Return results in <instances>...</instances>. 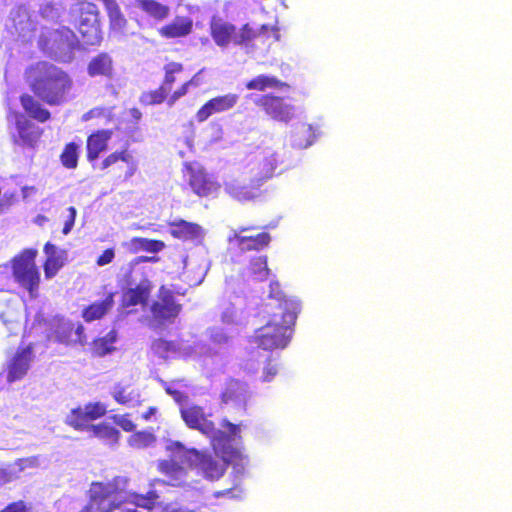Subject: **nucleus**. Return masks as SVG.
Masks as SVG:
<instances>
[{
    "label": "nucleus",
    "mask_w": 512,
    "mask_h": 512,
    "mask_svg": "<svg viewBox=\"0 0 512 512\" xmlns=\"http://www.w3.org/2000/svg\"><path fill=\"white\" fill-rule=\"evenodd\" d=\"M181 417L189 428L196 429L211 439L216 456L201 453L192 448L187 449L180 442H170L166 446L169 459L158 464L160 472L169 478L170 485H181L189 469H197L210 480L219 479L229 462L242 459L240 447L241 426L223 420L216 429L208 419L203 408L194 404H181Z\"/></svg>",
    "instance_id": "f257e3e1"
},
{
    "label": "nucleus",
    "mask_w": 512,
    "mask_h": 512,
    "mask_svg": "<svg viewBox=\"0 0 512 512\" xmlns=\"http://www.w3.org/2000/svg\"><path fill=\"white\" fill-rule=\"evenodd\" d=\"M128 479L115 477L107 482H93L89 489L90 501L81 512H112L124 504L152 509L158 495L149 491L146 495L128 491Z\"/></svg>",
    "instance_id": "f03ea898"
},
{
    "label": "nucleus",
    "mask_w": 512,
    "mask_h": 512,
    "mask_svg": "<svg viewBox=\"0 0 512 512\" xmlns=\"http://www.w3.org/2000/svg\"><path fill=\"white\" fill-rule=\"evenodd\" d=\"M32 91L49 105L67 101L72 88L71 77L61 68L49 62H38L26 71Z\"/></svg>",
    "instance_id": "7ed1b4c3"
},
{
    "label": "nucleus",
    "mask_w": 512,
    "mask_h": 512,
    "mask_svg": "<svg viewBox=\"0 0 512 512\" xmlns=\"http://www.w3.org/2000/svg\"><path fill=\"white\" fill-rule=\"evenodd\" d=\"M261 326L258 331V346L263 350L285 349L294 332L298 314L259 312Z\"/></svg>",
    "instance_id": "20e7f679"
},
{
    "label": "nucleus",
    "mask_w": 512,
    "mask_h": 512,
    "mask_svg": "<svg viewBox=\"0 0 512 512\" xmlns=\"http://www.w3.org/2000/svg\"><path fill=\"white\" fill-rule=\"evenodd\" d=\"M71 19L78 26L83 41L87 45L100 43L97 7L91 2H77L70 8Z\"/></svg>",
    "instance_id": "39448f33"
},
{
    "label": "nucleus",
    "mask_w": 512,
    "mask_h": 512,
    "mask_svg": "<svg viewBox=\"0 0 512 512\" xmlns=\"http://www.w3.org/2000/svg\"><path fill=\"white\" fill-rule=\"evenodd\" d=\"M37 250L25 249L13 258V276L15 281L26 289L31 297H36L40 282V273L35 264Z\"/></svg>",
    "instance_id": "423d86ee"
},
{
    "label": "nucleus",
    "mask_w": 512,
    "mask_h": 512,
    "mask_svg": "<svg viewBox=\"0 0 512 512\" xmlns=\"http://www.w3.org/2000/svg\"><path fill=\"white\" fill-rule=\"evenodd\" d=\"M44 50L56 60L70 62L78 45L76 35L66 27L47 32L42 40Z\"/></svg>",
    "instance_id": "0eeeda50"
},
{
    "label": "nucleus",
    "mask_w": 512,
    "mask_h": 512,
    "mask_svg": "<svg viewBox=\"0 0 512 512\" xmlns=\"http://www.w3.org/2000/svg\"><path fill=\"white\" fill-rule=\"evenodd\" d=\"M262 312L298 314L300 304L297 299L284 293L279 281L271 279L267 290L262 289Z\"/></svg>",
    "instance_id": "6e6552de"
},
{
    "label": "nucleus",
    "mask_w": 512,
    "mask_h": 512,
    "mask_svg": "<svg viewBox=\"0 0 512 512\" xmlns=\"http://www.w3.org/2000/svg\"><path fill=\"white\" fill-rule=\"evenodd\" d=\"M211 32L218 46H226L233 40L235 44L248 49L252 47V42L255 37L254 29L249 24H245L240 31L236 33L233 25L216 19H213L211 23Z\"/></svg>",
    "instance_id": "1a4fd4ad"
},
{
    "label": "nucleus",
    "mask_w": 512,
    "mask_h": 512,
    "mask_svg": "<svg viewBox=\"0 0 512 512\" xmlns=\"http://www.w3.org/2000/svg\"><path fill=\"white\" fill-rule=\"evenodd\" d=\"M185 176L188 177L189 186L198 196H210L219 189V184L198 163H186Z\"/></svg>",
    "instance_id": "9d476101"
},
{
    "label": "nucleus",
    "mask_w": 512,
    "mask_h": 512,
    "mask_svg": "<svg viewBox=\"0 0 512 512\" xmlns=\"http://www.w3.org/2000/svg\"><path fill=\"white\" fill-rule=\"evenodd\" d=\"M181 306L174 301L172 292L165 287L159 290L158 300L151 306L154 320L158 324L171 323L177 317Z\"/></svg>",
    "instance_id": "9b49d317"
},
{
    "label": "nucleus",
    "mask_w": 512,
    "mask_h": 512,
    "mask_svg": "<svg viewBox=\"0 0 512 512\" xmlns=\"http://www.w3.org/2000/svg\"><path fill=\"white\" fill-rule=\"evenodd\" d=\"M34 354L31 346L19 348L7 361V380L15 382L22 379L30 369Z\"/></svg>",
    "instance_id": "f8f14e48"
},
{
    "label": "nucleus",
    "mask_w": 512,
    "mask_h": 512,
    "mask_svg": "<svg viewBox=\"0 0 512 512\" xmlns=\"http://www.w3.org/2000/svg\"><path fill=\"white\" fill-rule=\"evenodd\" d=\"M106 406L102 403H91L84 409L78 408L71 411L66 418V423L75 429H86L90 425L88 422L103 416L106 413Z\"/></svg>",
    "instance_id": "ddd939ff"
},
{
    "label": "nucleus",
    "mask_w": 512,
    "mask_h": 512,
    "mask_svg": "<svg viewBox=\"0 0 512 512\" xmlns=\"http://www.w3.org/2000/svg\"><path fill=\"white\" fill-rule=\"evenodd\" d=\"M6 27L11 34L26 37L27 33L34 29V23L31 20L28 9L25 6H18L12 9Z\"/></svg>",
    "instance_id": "4468645a"
},
{
    "label": "nucleus",
    "mask_w": 512,
    "mask_h": 512,
    "mask_svg": "<svg viewBox=\"0 0 512 512\" xmlns=\"http://www.w3.org/2000/svg\"><path fill=\"white\" fill-rule=\"evenodd\" d=\"M238 101V95L226 94L209 100L196 114L199 122H204L211 115L221 113L233 108Z\"/></svg>",
    "instance_id": "2eb2a0df"
},
{
    "label": "nucleus",
    "mask_w": 512,
    "mask_h": 512,
    "mask_svg": "<svg viewBox=\"0 0 512 512\" xmlns=\"http://www.w3.org/2000/svg\"><path fill=\"white\" fill-rule=\"evenodd\" d=\"M169 231L173 237L195 244H201L205 237V230L200 225L185 220L171 223Z\"/></svg>",
    "instance_id": "dca6fc26"
},
{
    "label": "nucleus",
    "mask_w": 512,
    "mask_h": 512,
    "mask_svg": "<svg viewBox=\"0 0 512 512\" xmlns=\"http://www.w3.org/2000/svg\"><path fill=\"white\" fill-rule=\"evenodd\" d=\"M261 104L263 110L273 119L288 121L294 115L293 106L285 103L279 96L264 95L262 96Z\"/></svg>",
    "instance_id": "f3484780"
},
{
    "label": "nucleus",
    "mask_w": 512,
    "mask_h": 512,
    "mask_svg": "<svg viewBox=\"0 0 512 512\" xmlns=\"http://www.w3.org/2000/svg\"><path fill=\"white\" fill-rule=\"evenodd\" d=\"M152 285L149 280L142 279L134 287H128L122 296V305L125 308L135 305H143L148 300Z\"/></svg>",
    "instance_id": "a211bd4d"
},
{
    "label": "nucleus",
    "mask_w": 512,
    "mask_h": 512,
    "mask_svg": "<svg viewBox=\"0 0 512 512\" xmlns=\"http://www.w3.org/2000/svg\"><path fill=\"white\" fill-rule=\"evenodd\" d=\"M46 262L44 264V273L47 279L53 278L63 267L65 262V252L59 250L55 245L46 243L44 246Z\"/></svg>",
    "instance_id": "6ab92c4d"
},
{
    "label": "nucleus",
    "mask_w": 512,
    "mask_h": 512,
    "mask_svg": "<svg viewBox=\"0 0 512 512\" xmlns=\"http://www.w3.org/2000/svg\"><path fill=\"white\" fill-rule=\"evenodd\" d=\"M317 137L315 128L310 123H299L291 133L292 146L305 149L314 143Z\"/></svg>",
    "instance_id": "aec40b11"
},
{
    "label": "nucleus",
    "mask_w": 512,
    "mask_h": 512,
    "mask_svg": "<svg viewBox=\"0 0 512 512\" xmlns=\"http://www.w3.org/2000/svg\"><path fill=\"white\" fill-rule=\"evenodd\" d=\"M118 161L126 163L127 169L125 172V177L127 179L131 178L137 172L138 161L133 156V154L127 149L122 151H116L108 155L102 162V169H106Z\"/></svg>",
    "instance_id": "412c9836"
},
{
    "label": "nucleus",
    "mask_w": 512,
    "mask_h": 512,
    "mask_svg": "<svg viewBox=\"0 0 512 512\" xmlns=\"http://www.w3.org/2000/svg\"><path fill=\"white\" fill-rule=\"evenodd\" d=\"M111 393L115 401L129 407H134L141 401L139 390L129 384L118 383Z\"/></svg>",
    "instance_id": "4be33fe9"
},
{
    "label": "nucleus",
    "mask_w": 512,
    "mask_h": 512,
    "mask_svg": "<svg viewBox=\"0 0 512 512\" xmlns=\"http://www.w3.org/2000/svg\"><path fill=\"white\" fill-rule=\"evenodd\" d=\"M112 137V131L101 130L92 134L87 140V156L90 161L98 158L99 154L107 147L108 141Z\"/></svg>",
    "instance_id": "5701e85b"
},
{
    "label": "nucleus",
    "mask_w": 512,
    "mask_h": 512,
    "mask_svg": "<svg viewBox=\"0 0 512 512\" xmlns=\"http://www.w3.org/2000/svg\"><path fill=\"white\" fill-rule=\"evenodd\" d=\"M17 130L20 139L24 144L33 146L41 136V129L25 117H17L16 120Z\"/></svg>",
    "instance_id": "b1692460"
},
{
    "label": "nucleus",
    "mask_w": 512,
    "mask_h": 512,
    "mask_svg": "<svg viewBox=\"0 0 512 512\" xmlns=\"http://www.w3.org/2000/svg\"><path fill=\"white\" fill-rule=\"evenodd\" d=\"M114 305L113 294H108L104 300L95 302L85 308L82 312V317L86 322L101 319L104 315L112 309Z\"/></svg>",
    "instance_id": "393cba45"
},
{
    "label": "nucleus",
    "mask_w": 512,
    "mask_h": 512,
    "mask_svg": "<svg viewBox=\"0 0 512 512\" xmlns=\"http://www.w3.org/2000/svg\"><path fill=\"white\" fill-rule=\"evenodd\" d=\"M123 246L130 252L147 251L157 253L161 251L165 244L162 241L150 240L147 238L135 237L123 243Z\"/></svg>",
    "instance_id": "a878e982"
},
{
    "label": "nucleus",
    "mask_w": 512,
    "mask_h": 512,
    "mask_svg": "<svg viewBox=\"0 0 512 512\" xmlns=\"http://www.w3.org/2000/svg\"><path fill=\"white\" fill-rule=\"evenodd\" d=\"M112 72L113 61L112 58L106 53H101L94 57L88 66V73L91 76L111 77Z\"/></svg>",
    "instance_id": "bb28decb"
},
{
    "label": "nucleus",
    "mask_w": 512,
    "mask_h": 512,
    "mask_svg": "<svg viewBox=\"0 0 512 512\" xmlns=\"http://www.w3.org/2000/svg\"><path fill=\"white\" fill-rule=\"evenodd\" d=\"M135 5L155 20L162 21L170 13V8L154 0H135Z\"/></svg>",
    "instance_id": "cd10ccee"
},
{
    "label": "nucleus",
    "mask_w": 512,
    "mask_h": 512,
    "mask_svg": "<svg viewBox=\"0 0 512 512\" xmlns=\"http://www.w3.org/2000/svg\"><path fill=\"white\" fill-rule=\"evenodd\" d=\"M192 21L188 18H176L172 23L161 28L160 33L167 38L182 37L190 33Z\"/></svg>",
    "instance_id": "c85d7f7f"
},
{
    "label": "nucleus",
    "mask_w": 512,
    "mask_h": 512,
    "mask_svg": "<svg viewBox=\"0 0 512 512\" xmlns=\"http://www.w3.org/2000/svg\"><path fill=\"white\" fill-rule=\"evenodd\" d=\"M225 189L230 196L241 202L254 198V187L238 179L227 183Z\"/></svg>",
    "instance_id": "c756f323"
},
{
    "label": "nucleus",
    "mask_w": 512,
    "mask_h": 512,
    "mask_svg": "<svg viewBox=\"0 0 512 512\" xmlns=\"http://www.w3.org/2000/svg\"><path fill=\"white\" fill-rule=\"evenodd\" d=\"M117 332L111 330L105 336L95 339L92 344V351L97 356H105L115 351V343L117 342Z\"/></svg>",
    "instance_id": "7c9ffc66"
},
{
    "label": "nucleus",
    "mask_w": 512,
    "mask_h": 512,
    "mask_svg": "<svg viewBox=\"0 0 512 512\" xmlns=\"http://www.w3.org/2000/svg\"><path fill=\"white\" fill-rule=\"evenodd\" d=\"M21 104L31 117L40 122H45L50 117V112L44 109L42 105L30 95H23L21 97Z\"/></svg>",
    "instance_id": "2f4dec72"
},
{
    "label": "nucleus",
    "mask_w": 512,
    "mask_h": 512,
    "mask_svg": "<svg viewBox=\"0 0 512 512\" xmlns=\"http://www.w3.org/2000/svg\"><path fill=\"white\" fill-rule=\"evenodd\" d=\"M232 247H238L241 251H250L256 248V236L252 229H242L230 238Z\"/></svg>",
    "instance_id": "473e14b6"
},
{
    "label": "nucleus",
    "mask_w": 512,
    "mask_h": 512,
    "mask_svg": "<svg viewBox=\"0 0 512 512\" xmlns=\"http://www.w3.org/2000/svg\"><path fill=\"white\" fill-rule=\"evenodd\" d=\"M92 435L100 439L106 440L110 444H115L119 438V431L108 423L91 425L87 428Z\"/></svg>",
    "instance_id": "72a5a7b5"
},
{
    "label": "nucleus",
    "mask_w": 512,
    "mask_h": 512,
    "mask_svg": "<svg viewBox=\"0 0 512 512\" xmlns=\"http://www.w3.org/2000/svg\"><path fill=\"white\" fill-rule=\"evenodd\" d=\"M107 12L110 21V27L114 32L125 34L126 33V25L127 20L120 11V8L117 4H109Z\"/></svg>",
    "instance_id": "f704fd0d"
},
{
    "label": "nucleus",
    "mask_w": 512,
    "mask_h": 512,
    "mask_svg": "<svg viewBox=\"0 0 512 512\" xmlns=\"http://www.w3.org/2000/svg\"><path fill=\"white\" fill-rule=\"evenodd\" d=\"M280 39L279 29L276 24H260L258 29V43L266 47L277 43Z\"/></svg>",
    "instance_id": "c9c22d12"
},
{
    "label": "nucleus",
    "mask_w": 512,
    "mask_h": 512,
    "mask_svg": "<svg viewBox=\"0 0 512 512\" xmlns=\"http://www.w3.org/2000/svg\"><path fill=\"white\" fill-rule=\"evenodd\" d=\"M74 325L63 318L57 319L56 329L54 331L55 341L63 344H72Z\"/></svg>",
    "instance_id": "e433bc0d"
},
{
    "label": "nucleus",
    "mask_w": 512,
    "mask_h": 512,
    "mask_svg": "<svg viewBox=\"0 0 512 512\" xmlns=\"http://www.w3.org/2000/svg\"><path fill=\"white\" fill-rule=\"evenodd\" d=\"M156 441V437L151 432L141 431L132 434L128 443L131 447L136 449H144L152 446Z\"/></svg>",
    "instance_id": "4c0bfd02"
},
{
    "label": "nucleus",
    "mask_w": 512,
    "mask_h": 512,
    "mask_svg": "<svg viewBox=\"0 0 512 512\" xmlns=\"http://www.w3.org/2000/svg\"><path fill=\"white\" fill-rule=\"evenodd\" d=\"M152 351L161 358H168L175 353V345L164 339H157L152 343Z\"/></svg>",
    "instance_id": "58836bf2"
},
{
    "label": "nucleus",
    "mask_w": 512,
    "mask_h": 512,
    "mask_svg": "<svg viewBox=\"0 0 512 512\" xmlns=\"http://www.w3.org/2000/svg\"><path fill=\"white\" fill-rule=\"evenodd\" d=\"M182 65L176 62H171L165 66V79L163 84L164 91H171L172 84L175 81V74L182 71Z\"/></svg>",
    "instance_id": "ea45409f"
},
{
    "label": "nucleus",
    "mask_w": 512,
    "mask_h": 512,
    "mask_svg": "<svg viewBox=\"0 0 512 512\" xmlns=\"http://www.w3.org/2000/svg\"><path fill=\"white\" fill-rule=\"evenodd\" d=\"M77 149H78V146L73 143H70L65 147V149L61 155V161L65 167L75 168L77 166V160H78Z\"/></svg>",
    "instance_id": "a19ab883"
},
{
    "label": "nucleus",
    "mask_w": 512,
    "mask_h": 512,
    "mask_svg": "<svg viewBox=\"0 0 512 512\" xmlns=\"http://www.w3.org/2000/svg\"><path fill=\"white\" fill-rule=\"evenodd\" d=\"M277 159L274 156L266 157L259 164V173L261 179H268L273 176L277 169Z\"/></svg>",
    "instance_id": "79ce46f5"
},
{
    "label": "nucleus",
    "mask_w": 512,
    "mask_h": 512,
    "mask_svg": "<svg viewBox=\"0 0 512 512\" xmlns=\"http://www.w3.org/2000/svg\"><path fill=\"white\" fill-rule=\"evenodd\" d=\"M278 374V366L276 364V358L273 356L265 357V365L263 367V381H270Z\"/></svg>",
    "instance_id": "37998d69"
},
{
    "label": "nucleus",
    "mask_w": 512,
    "mask_h": 512,
    "mask_svg": "<svg viewBox=\"0 0 512 512\" xmlns=\"http://www.w3.org/2000/svg\"><path fill=\"white\" fill-rule=\"evenodd\" d=\"M267 87H275L276 89H282V87H288L287 83L277 80L276 77L259 75L258 76V89L264 90Z\"/></svg>",
    "instance_id": "c03bdc74"
},
{
    "label": "nucleus",
    "mask_w": 512,
    "mask_h": 512,
    "mask_svg": "<svg viewBox=\"0 0 512 512\" xmlns=\"http://www.w3.org/2000/svg\"><path fill=\"white\" fill-rule=\"evenodd\" d=\"M267 256L258 257V281H268L271 277V270L268 267Z\"/></svg>",
    "instance_id": "a18cd8bd"
},
{
    "label": "nucleus",
    "mask_w": 512,
    "mask_h": 512,
    "mask_svg": "<svg viewBox=\"0 0 512 512\" xmlns=\"http://www.w3.org/2000/svg\"><path fill=\"white\" fill-rule=\"evenodd\" d=\"M19 477L16 466L10 465L7 468H0V485L9 483Z\"/></svg>",
    "instance_id": "49530a36"
},
{
    "label": "nucleus",
    "mask_w": 512,
    "mask_h": 512,
    "mask_svg": "<svg viewBox=\"0 0 512 512\" xmlns=\"http://www.w3.org/2000/svg\"><path fill=\"white\" fill-rule=\"evenodd\" d=\"M14 466H16V471L18 475H20L21 472H23L27 468H35L38 466V458L37 457H29L25 459H19L17 462L14 463Z\"/></svg>",
    "instance_id": "de8ad7c7"
},
{
    "label": "nucleus",
    "mask_w": 512,
    "mask_h": 512,
    "mask_svg": "<svg viewBox=\"0 0 512 512\" xmlns=\"http://www.w3.org/2000/svg\"><path fill=\"white\" fill-rule=\"evenodd\" d=\"M41 14L44 18L55 20L59 17V10L54 4L47 3L42 6Z\"/></svg>",
    "instance_id": "09e8293b"
},
{
    "label": "nucleus",
    "mask_w": 512,
    "mask_h": 512,
    "mask_svg": "<svg viewBox=\"0 0 512 512\" xmlns=\"http://www.w3.org/2000/svg\"><path fill=\"white\" fill-rule=\"evenodd\" d=\"M193 82H194V80L192 79V80L184 83L179 89H177L170 97V99L168 101L169 105L172 106L179 98L184 96L187 93L189 86L192 85Z\"/></svg>",
    "instance_id": "8fccbe9b"
},
{
    "label": "nucleus",
    "mask_w": 512,
    "mask_h": 512,
    "mask_svg": "<svg viewBox=\"0 0 512 512\" xmlns=\"http://www.w3.org/2000/svg\"><path fill=\"white\" fill-rule=\"evenodd\" d=\"M29 507L23 501L10 503L0 512H27Z\"/></svg>",
    "instance_id": "3c124183"
},
{
    "label": "nucleus",
    "mask_w": 512,
    "mask_h": 512,
    "mask_svg": "<svg viewBox=\"0 0 512 512\" xmlns=\"http://www.w3.org/2000/svg\"><path fill=\"white\" fill-rule=\"evenodd\" d=\"M185 355L189 357L198 356V355H204L207 350L205 345L202 344H195L194 346H188L184 348Z\"/></svg>",
    "instance_id": "603ef678"
},
{
    "label": "nucleus",
    "mask_w": 512,
    "mask_h": 512,
    "mask_svg": "<svg viewBox=\"0 0 512 512\" xmlns=\"http://www.w3.org/2000/svg\"><path fill=\"white\" fill-rule=\"evenodd\" d=\"M210 337L213 342L217 344L225 343L228 339V336L221 328H214L210 331Z\"/></svg>",
    "instance_id": "864d4df0"
},
{
    "label": "nucleus",
    "mask_w": 512,
    "mask_h": 512,
    "mask_svg": "<svg viewBox=\"0 0 512 512\" xmlns=\"http://www.w3.org/2000/svg\"><path fill=\"white\" fill-rule=\"evenodd\" d=\"M169 91H164L163 87L161 86L158 90L154 91L150 94V100L148 101L149 104H159L163 102V100L168 95Z\"/></svg>",
    "instance_id": "5fc2aeb1"
},
{
    "label": "nucleus",
    "mask_w": 512,
    "mask_h": 512,
    "mask_svg": "<svg viewBox=\"0 0 512 512\" xmlns=\"http://www.w3.org/2000/svg\"><path fill=\"white\" fill-rule=\"evenodd\" d=\"M115 422L125 431H132L135 428L134 423L125 416H115Z\"/></svg>",
    "instance_id": "6e6d98bb"
},
{
    "label": "nucleus",
    "mask_w": 512,
    "mask_h": 512,
    "mask_svg": "<svg viewBox=\"0 0 512 512\" xmlns=\"http://www.w3.org/2000/svg\"><path fill=\"white\" fill-rule=\"evenodd\" d=\"M86 341L85 339V335H84V327L83 325L79 324L77 325V327L75 328V330L73 329V342L72 343H80V344H84Z\"/></svg>",
    "instance_id": "4d7b16f0"
},
{
    "label": "nucleus",
    "mask_w": 512,
    "mask_h": 512,
    "mask_svg": "<svg viewBox=\"0 0 512 512\" xmlns=\"http://www.w3.org/2000/svg\"><path fill=\"white\" fill-rule=\"evenodd\" d=\"M114 256H115L114 251L112 249H107L98 258L97 264L99 266H104L106 264H109L113 260Z\"/></svg>",
    "instance_id": "13d9d810"
},
{
    "label": "nucleus",
    "mask_w": 512,
    "mask_h": 512,
    "mask_svg": "<svg viewBox=\"0 0 512 512\" xmlns=\"http://www.w3.org/2000/svg\"><path fill=\"white\" fill-rule=\"evenodd\" d=\"M68 211L70 212V216H69V219L64 224V228H63L64 234H68L71 231V229L74 225V222H75V217H76V209L74 207H69Z\"/></svg>",
    "instance_id": "bf43d9fd"
},
{
    "label": "nucleus",
    "mask_w": 512,
    "mask_h": 512,
    "mask_svg": "<svg viewBox=\"0 0 512 512\" xmlns=\"http://www.w3.org/2000/svg\"><path fill=\"white\" fill-rule=\"evenodd\" d=\"M271 242L270 234L262 232L258 234V246L264 247Z\"/></svg>",
    "instance_id": "052dcab7"
},
{
    "label": "nucleus",
    "mask_w": 512,
    "mask_h": 512,
    "mask_svg": "<svg viewBox=\"0 0 512 512\" xmlns=\"http://www.w3.org/2000/svg\"><path fill=\"white\" fill-rule=\"evenodd\" d=\"M157 412V408L150 407L146 412L142 413V418L149 421L152 419L153 416H155Z\"/></svg>",
    "instance_id": "680f3d73"
},
{
    "label": "nucleus",
    "mask_w": 512,
    "mask_h": 512,
    "mask_svg": "<svg viewBox=\"0 0 512 512\" xmlns=\"http://www.w3.org/2000/svg\"><path fill=\"white\" fill-rule=\"evenodd\" d=\"M167 393L172 395L177 402H181L183 395L182 393L172 390L170 387L166 389Z\"/></svg>",
    "instance_id": "e2e57ef3"
},
{
    "label": "nucleus",
    "mask_w": 512,
    "mask_h": 512,
    "mask_svg": "<svg viewBox=\"0 0 512 512\" xmlns=\"http://www.w3.org/2000/svg\"><path fill=\"white\" fill-rule=\"evenodd\" d=\"M129 113L135 120H139L142 116L141 112L136 108L130 109Z\"/></svg>",
    "instance_id": "0e129e2a"
},
{
    "label": "nucleus",
    "mask_w": 512,
    "mask_h": 512,
    "mask_svg": "<svg viewBox=\"0 0 512 512\" xmlns=\"http://www.w3.org/2000/svg\"><path fill=\"white\" fill-rule=\"evenodd\" d=\"M34 192H35V188L34 187H24L23 188V197L27 198L30 195H32Z\"/></svg>",
    "instance_id": "69168bd1"
},
{
    "label": "nucleus",
    "mask_w": 512,
    "mask_h": 512,
    "mask_svg": "<svg viewBox=\"0 0 512 512\" xmlns=\"http://www.w3.org/2000/svg\"><path fill=\"white\" fill-rule=\"evenodd\" d=\"M47 217L43 216V215H38L34 222L37 224V225H40L42 226L46 221H47Z\"/></svg>",
    "instance_id": "338daca9"
},
{
    "label": "nucleus",
    "mask_w": 512,
    "mask_h": 512,
    "mask_svg": "<svg viewBox=\"0 0 512 512\" xmlns=\"http://www.w3.org/2000/svg\"><path fill=\"white\" fill-rule=\"evenodd\" d=\"M247 87H248L249 89H254V88H256V79L251 80V81L247 84Z\"/></svg>",
    "instance_id": "774afa93"
}]
</instances>
